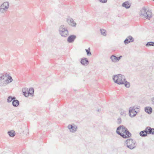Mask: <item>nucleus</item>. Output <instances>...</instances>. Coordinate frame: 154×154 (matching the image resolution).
<instances>
[{
    "instance_id": "35",
    "label": "nucleus",
    "mask_w": 154,
    "mask_h": 154,
    "mask_svg": "<svg viewBox=\"0 0 154 154\" xmlns=\"http://www.w3.org/2000/svg\"><path fill=\"white\" fill-rule=\"evenodd\" d=\"M119 131H120V132L121 133H122V130H119Z\"/></svg>"
},
{
    "instance_id": "21",
    "label": "nucleus",
    "mask_w": 154,
    "mask_h": 154,
    "mask_svg": "<svg viewBox=\"0 0 154 154\" xmlns=\"http://www.w3.org/2000/svg\"><path fill=\"white\" fill-rule=\"evenodd\" d=\"M15 99L16 97H12L11 96H10L8 97L7 100V101L8 103H10Z\"/></svg>"
},
{
    "instance_id": "24",
    "label": "nucleus",
    "mask_w": 154,
    "mask_h": 154,
    "mask_svg": "<svg viewBox=\"0 0 154 154\" xmlns=\"http://www.w3.org/2000/svg\"><path fill=\"white\" fill-rule=\"evenodd\" d=\"M100 31L101 33V35H103L104 36H105L106 35V30L104 29H100Z\"/></svg>"
},
{
    "instance_id": "8",
    "label": "nucleus",
    "mask_w": 154,
    "mask_h": 154,
    "mask_svg": "<svg viewBox=\"0 0 154 154\" xmlns=\"http://www.w3.org/2000/svg\"><path fill=\"white\" fill-rule=\"evenodd\" d=\"M135 106L131 107L129 109V115L131 117L135 116L137 113V111L135 110Z\"/></svg>"
},
{
    "instance_id": "30",
    "label": "nucleus",
    "mask_w": 154,
    "mask_h": 154,
    "mask_svg": "<svg viewBox=\"0 0 154 154\" xmlns=\"http://www.w3.org/2000/svg\"><path fill=\"white\" fill-rule=\"evenodd\" d=\"M107 0H99V1L103 3H105L107 2Z\"/></svg>"
},
{
    "instance_id": "20",
    "label": "nucleus",
    "mask_w": 154,
    "mask_h": 154,
    "mask_svg": "<svg viewBox=\"0 0 154 154\" xmlns=\"http://www.w3.org/2000/svg\"><path fill=\"white\" fill-rule=\"evenodd\" d=\"M8 134L11 137H14L15 135V133L13 130L9 131L8 132Z\"/></svg>"
},
{
    "instance_id": "5",
    "label": "nucleus",
    "mask_w": 154,
    "mask_h": 154,
    "mask_svg": "<svg viewBox=\"0 0 154 154\" xmlns=\"http://www.w3.org/2000/svg\"><path fill=\"white\" fill-rule=\"evenodd\" d=\"M59 34L62 37H66L69 35V32L64 25H61L59 28Z\"/></svg>"
},
{
    "instance_id": "31",
    "label": "nucleus",
    "mask_w": 154,
    "mask_h": 154,
    "mask_svg": "<svg viewBox=\"0 0 154 154\" xmlns=\"http://www.w3.org/2000/svg\"><path fill=\"white\" fill-rule=\"evenodd\" d=\"M151 101L152 103L154 105V97L151 98Z\"/></svg>"
},
{
    "instance_id": "29",
    "label": "nucleus",
    "mask_w": 154,
    "mask_h": 154,
    "mask_svg": "<svg viewBox=\"0 0 154 154\" xmlns=\"http://www.w3.org/2000/svg\"><path fill=\"white\" fill-rule=\"evenodd\" d=\"M117 122L118 124H121L122 122V120L121 118H118L117 121Z\"/></svg>"
},
{
    "instance_id": "16",
    "label": "nucleus",
    "mask_w": 154,
    "mask_h": 154,
    "mask_svg": "<svg viewBox=\"0 0 154 154\" xmlns=\"http://www.w3.org/2000/svg\"><path fill=\"white\" fill-rule=\"evenodd\" d=\"M144 110L149 114H151L152 112V109L150 106H147L145 108Z\"/></svg>"
},
{
    "instance_id": "4",
    "label": "nucleus",
    "mask_w": 154,
    "mask_h": 154,
    "mask_svg": "<svg viewBox=\"0 0 154 154\" xmlns=\"http://www.w3.org/2000/svg\"><path fill=\"white\" fill-rule=\"evenodd\" d=\"M128 132V130L127 128L123 125H121L118 127L116 130V133L120 135L123 138H126V136L125 134L126 133Z\"/></svg>"
},
{
    "instance_id": "18",
    "label": "nucleus",
    "mask_w": 154,
    "mask_h": 154,
    "mask_svg": "<svg viewBox=\"0 0 154 154\" xmlns=\"http://www.w3.org/2000/svg\"><path fill=\"white\" fill-rule=\"evenodd\" d=\"M140 136L142 137H145L147 136L148 134L146 129L145 130L141 131L139 133Z\"/></svg>"
},
{
    "instance_id": "13",
    "label": "nucleus",
    "mask_w": 154,
    "mask_h": 154,
    "mask_svg": "<svg viewBox=\"0 0 154 154\" xmlns=\"http://www.w3.org/2000/svg\"><path fill=\"white\" fill-rule=\"evenodd\" d=\"M80 63L82 65L86 66L89 64V61L87 58H83L81 59Z\"/></svg>"
},
{
    "instance_id": "1",
    "label": "nucleus",
    "mask_w": 154,
    "mask_h": 154,
    "mask_svg": "<svg viewBox=\"0 0 154 154\" xmlns=\"http://www.w3.org/2000/svg\"><path fill=\"white\" fill-rule=\"evenodd\" d=\"M112 79L115 83L118 85L124 84L128 88L130 87L129 82L126 81L125 77L124 75L121 74L114 75L112 77Z\"/></svg>"
},
{
    "instance_id": "26",
    "label": "nucleus",
    "mask_w": 154,
    "mask_h": 154,
    "mask_svg": "<svg viewBox=\"0 0 154 154\" xmlns=\"http://www.w3.org/2000/svg\"><path fill=\"white\" fill-rule=\"evenodd\" d=\"M128 132H126V133H125V136L126 137V138H128V137H130L131 136V134L130 132L128 130Z\"/></svg>"
},
{
    "instance_id": "33",
    "label": "nucleus",
    "mask_w": 154,
    "mask_h": 154,
    "mask_svg": "<svg viewBox=\"0 0 154 154\" xmlns=\"http://www.w3.org/2000/svg\"><path fill=\"white\" fill-rule=\"evenodd\" d=\"M121 115H123V114L124 115L125 114V113H124V111L123 110H121Z\"/></svg>"
},
{
    "instance_id": "10",
    "label": "nucleus",
    "mask_w": 154,
    "mask_h": 154,
    "mask_svg": "<svg viewBox=\"0 0 154 154\" xmlns=\"http://www.w3.org/2000/svg\"><path fill=\"white\" fill-rule=\"evenodd\" d=\"M76 38V36L74 35H72L68 36L67 41L69 43H72Z\"/></svg>"
},
{
    "instance_id": "23",
    "label": "nucleus",
    "mask_w": 154,
    "mask_h": 154,
    "mask_svg": "<svg viewBox=\"0 0 154 154\" xmlns=\"http://www.w3.org/2000/svg\"><path fill=\"white\" fill-rule=\"evenodd\" d=\"M146 46H154V42H149L146 43Z\"/></svg>"
},
{
    "instance_id": "22",
    "label": "nucleus",
    "mask_w": 154,
    "mask_h": 154,
    "mask_svg": "<svg viewBox=\"0 0 154 154\" xmlns=\"http://www.w3.org/2000/svg\"><path fill=\"white\" fill-rule=\"evenodd\" d=\"M34 92V90L33 88H29V90H28V92L29 93V95H33Z\"/></svg>"
},
{
    "instance_id": "27",
    "label": "nucleus",
    "mask_w": 154,
    "mask_h": 154,
    "mask_svg": "<svg viewBox=\"0 0 154 154\" xmlns=\"http://www.w3.org/2000/svg\"><path fill=\"white\" fill-rule=\"evenodd\" d=\"M128 39L129 40L130 42H133L134 41V38L131 35H129L127 37Z\"/></svg>"
},
{
    "instance_id": "14",
    "label": "nucleus",
    "mask_w": 154,
    "mask_h": 154,
    "mask_svg": "<svg viewBox=\"0 0 154 154\" xmlns=\"http://www.w3.org/2000/svg\"><path fill=\"white\" fill-rule=\"evenodd\" d=\"M145 129L148 134H154V128H151L150 127L148 126Z\"/></svg>"
},
{
    "instance_id": "19",
    "label": "nucleus",
    "mask_w": 154,
    "mask_h": 154,
    "mask_svg": "<svg viewBox=\"0 0 154 154\" xmlns=\"http://www.w3.org/2000/svg\"><path fill=\"white\" fill-rule=\"evenodd\" d=\"M19 102L17 100L14 99L12 101V105L14 107H17L19 105Z\"/></svg>"
},
{
    "instance_id": "7",
    "label": "nucleus",
    "mask_w": 154,
    "mask_h": 154,
    "mask_svg": "<svg viewBox=\"0 0 154 154\" xmlns=\"http://www.w3.org/2000/svg\"><path fill=\"white\" fill-rule=\"evenodd\" d=\"M9 4L8 2H4L1 6L0 11L4 13L7 11L9 7Z\"/></svg>"
},
{
    "instance_id": "3",
    "label": "nucleus",
    "mask_w": 154,
    "mask_h": 154,
    "mask_svg": "<svg viewBox=\"0 0 154 154\" xmlns=\"http://www.w3.org/2000/svg\"><path fill=\"white\" fill-rule=\"evenodd\" d=\"M12 81L13 79L11 76L7 78L4 76L3 74H0V86H5L8 83L11 82Z\"/></svg>"
},
{
    "instance_id": "17",
    "label": "nucleus",
    "mask_w": 154,
    "mask_h": 154,
    "mask_svg": "<svg viewBox=\"0 0 154 154\" xmlns=\"http://www.w3.org/2000/svg\"><path fill=\"white\" fill-rule=\"evenodd\" d=\"M28 89L26 88H23L22 89V92L23 93V95L26 97L29 96V93L28 92Z\"/></svg>"
},
{
    "instance_id": "28",
    "label": "nucleus",
    "mask_w": 154,
    "mask_h": 154,
    "mask_svg": "<svg viewBox=\"0 0 154 154\" xmlns=\"http://www.w3.org/2000/svg\"><path fill=\"white\" fill-rule=\"evenodd\" d=\"M124 43L125 45H127L129 43H130L129 40L128 39L127 37L124 41Z\"/></svg>"
},
{
    "instance_id": "15",
    "label": "nucleus",
    "mask_w": 154,
    "mask_h": 154,
    "mask_svg": "<svg viewBox=\"0 0 154 154\" xmlns=\"http://www.w3.org/2000/svg\"><path fill=\"white\" fill-rule=\"evenodd\" d=\"M131 5V4H130L128 1H126L122 4V6L126 9H128L130 7Z\"/></svg>"
},
{
    "instance_id": "11",
    "label": "nucleus",
    "mask_w": 154,
    "mask_h": 154,
    "mask_svg": "<svg viewBox=\"0 0 154 154\" xmlns=\"http://www.w3.org/2000/svg\"><path fill=\"white\" fill-rule=\"evenodd\" d=\"M122 57V55L119 57H117L115 55H112L110 57V59L112 62H116L119 61Z\"/></svg>"
},
{
    "instance_id": "12",
    "label": "nucleus",
    "mask_w": 154,
    "mask_h": 154,
    "mask_svg": "<svg viewBox=\"0 0 154 154\" xmlns=\"http://www.w3.org/2000/svg\"><path fill=\"white\" fill-rule=\"evenodd\" d=\"M67 21L68 23L72 26L75 27L76 25V23L75 22H74L73 20L70 18L69 19H67Z\"/></svg>"
},
{
    "instance_id": "6",
    "label": "nucleus",
    "mask_w": 154,
    "mask_h": 154,
    "mask_svg": "<svg viewBox=\"0 0 154 154\" xmlns=\"http://www.w3.org/2000/svg\"><path fill=\"white\" fill-rule=\"evenodd\" d=\"M125 143V145H126L127 146L131 149H134L136 146V142L131 139L127 140Z\"/></svg>"
},
{
    "instance_id": "25",
    "label": "nucleus",
    "mask_w": 154,
    "mask_h": 154,
    "mask_svg": "<svg viewBox=\"0 0 154 154\" xmlns=\"http://www.w3.org/2000/svg\"><path fill=\"white\" fill-rule=\"evenodd\" d=\"M85 51L87 53V55L88 56H91V52L90 51V48H88V49H86Z\"/></svg>"
},
{
    "instance_id": "32",
    "label": "nucleus",
    "mask_w": 154,
    "mask_h": 154,
    "mask_svg": "<svg viewBox=\"0 0 154 154\" xmlns=\"http://www.w3.org/2000/svg\"><path fill=\"white\" fill-rule=\"evenodd\" d=\"M10 76L9 75V74H8L7 73H6L5 74V75H4V76H5V77H7V78L8 77Z\"/></svg>"
},
{
    "instance_id": "36",
    "label": "nucleus",
    "mask_w": 154,
    "mask_h": 154,
    "mask_svg": "<svg viewBox=\"0 0 154 154\" xmlns=\"http://www.w3.org/2000/svg\"><path fill=\"white\" fill-rule=\"evenodd\" d=\"M97 111H98V112L100 111V109H98V110H97Z\"/></svg>"
},
{
    "instance_id": "9",
    "label": "nucleus",
    "mask_w": 154,
    "mask_h": 154,
    "mask_svg": "<svg viewBox=\"0 0 154 154\" xmlns=\"http://www.w3.org/2000/svg\"><path fill=\"white\" fill-rule=\"evenodd\" d=\"M68 128L71 132L74 133L77 131V127L74 124H69L68 125Z\"/></svg>"
},
{
    "instance_id": "2",
    "label": "nucleus",
    "mask_w": 154,
    "mask_h": 154,
    "mask_svg": "<svg viewBox=\"0 0 154 154\" xmlns=\"http://www.w3.org/2000/svg\"><path fill=\"white\" fill-rule=\"evenodd\" d=\"M140 15L141 17H144V18L149 20L152 17V15L150 10H147V9L143 7L140 11Z\"/></svg>"
},
{
    "instance_id": "34",
    "label": "nucleus",
    "mask_w": 154,
    "mask_h": 154,
    "mask_svg": "<svg viewBox=\"0 0 154 154\" xmlns=\"http://www.w3.org/2000/svg\"><path fill=\"white\" fill-rule=\"evenodd\" d=\"M135 106V109H139L140 108V106Z\"/></svg>"
}]
</instances>
